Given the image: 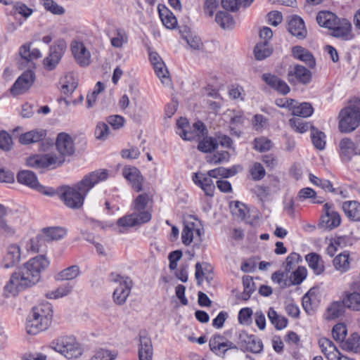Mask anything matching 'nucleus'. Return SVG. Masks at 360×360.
Here are the masks:
<instances>
[{
  "instance_id": "nucleus-27",
  "label": "nucleus",
  "mask_w": 360,
  "mask_h": 360,
  "mask_svg": "<svg viewBox=\"0 0 360 360\" xmlns=\"http://www.w3.org/2000/svg\"><path fill=\"white\" fill-rule=\"evenodd\" d=\"M342 209L349 221H360V203L358 201H345L342 205Z\"/></svg>"
},
{
  "instance_id": "nucleus-11",
  "label": "nucleus",
  "mask_w": 360,
  "mask_h": 360,
  "mask_svg": "<svg viewBox=\"0 0 360 360\" xmlns=\"http://www.w3.org/2000/svg\"><path fill=\"white\" fill-rule=\"evenodd\" d=\"M340 155L343 162H349L353 156L360 155V135L354 141L349 138L342 139L339 143Z\"/></svg>"
},
{
  "instance_id": "nucleus-1",
  "label": "nucleus",
  "mask_w": 360,
  "mask_h": 360,
  "mask_svg": "<svg viewBox=\"0 0 360 360\" xmlns=\"http://www.w3.org/2000/svg\"><path fill=\"white\" fill-rule=\"evenodd\" d=\"M108 174L105 169H98L85 175L83 179L72 186H63L55 191L64 205L72 210L80 209L85 197L90 190L98 182L108 179Z\"/></svg>"
},
{
  "instance_id": "nucleus-9",
  "label": "nucleus",
  "mask_w": 360,
  "mask_h": 360,
  "mask_svg": "<svg viewBox=\"0 0 360 360\" xmlns=\"http://www.w3.org/2000/svg\"><path fill=\"white\" fill-rule=\"evenodd\" d=\"M67 49L65 40H57L50 46L49 54L44 59L43 63L47 70H53L60 61Z\"/></svg>"
},
{
  "instance_id": "nucleus-59",
  "label": "nucleus",
  "mask_w": 360,
  "mask_h": 360,
  "mask_svg": "<svg viewBox=\"0 0 360 360\" xmlns=\"http://www.w3.org/2000/svg\"><path fill=\"white\" fill-rule=\"evenodd\" d=\"M347 327L344 323L336 324L332 330V335L335 340L343 342L347 335Z\"/></svg>"
},
{
  "instance_id": "nucleus-40",
  "label": "nucleus",
  "mask_w": 360,
  "mask_h": 360,
  "mask_svg": "<svg viewBox=\"0 0 360 360\" xmlns=\"http://www.w3.org/2000/svg\"><path fill=\"white\" fill-rule=\"evenodd\" d=\"M19 54L22 59L29 62L34 59H38L41 57L40 51L37 49H30V45H23L20 47Z\"/></svg>"
},
{
  "instance_id": "nucleus-34",
  "label": "nucleus",
  "mask_w": 360,
  "mask_h": 360,
  "mask_svg": "<svg viewBox=\"0 0 360 360\" xmlns=\"http://www.w3.org/2000/svg\"><path fill=\"white\" fill-rule=\"evenodd\" d=\"M149 201V196L147 193H142L139 195L133 202V209L134 212L141 216L142 213L151 214L146 210L147 205Z\"/></svg>"
},
{
  "instance_id": "nucleus-37",
  "label": "nucleus",
  "mask_w": 360,
  "mask_h": 360,
  "mask_svg": "<svg viewBox=\"0 0 360 360\" xmlns=\"http://www.w3.org/2000/svg\"><path fill=\"white\" fill-rule=\"evenodd\" d=\"M215 21L224 30L232 29L235 25L233 16L226 11L217 12Z\"/></svg>"
},
{
  "instance_id": "nucleus-19",
  "label": "nucleus",
  "mask_w": 360,
  "mask_h": 360,
  "mask_svg": "<svg viewBox=\"0 0 360 360\" xmlns=\"http://www.w3.org/2000/svg\"><path fill=\"white\" fill-rule=\"evenodd\" d=\"M192 179L203 190L206 195L211 197L214 195L215 186L212 179L207 174L196 172L193 174Z\"/></svg>"
},
{
  "instance_id": "nucleus-30",
  "label": "nucleus",
  "mask_w": 360,
  "mask_h": 360,
  "mask_svg": "<svg viewBox=\"0 0 360 360\" xmlns=\"http://www.w3.org/2000/svg\"><path fill=\"white\" fill-rule=\"evenodd\" d=\"M46 136L44 129H35L22 134L19 141L22 144H30L43 140Z\"/></svg>"
},
{
  "instance_id": "nucleus-33",
  "label": "nucleus",
  "mask_w": 360,
  "mask_h": 360,
  "mask_svg": "<svg viewBox=\"0 0 360 360\" xmlns=\"http://www.w3.org/2000/svg\"><path fill=\"white\" fill-rule=\"evenodd\" d=\"M42 232L47 240H58L67 234V229L61 226L44 228Z\"/></svg>"
},
{
  "instance_id": "nucleus-47",
  "label": "nucleus",
  "mask_w": 360,
  "mask_h": 360,
  "mask_svg": "<svg viewBox=\"0 0 360 360\" xmlns=\"http://www.w3.org/2000/svg\"><path fill=\"white\" fill-rule=\"evenodd\" d=\"M73 286L70 283H65L60 285L56 290H52L46 293V297L49 299H57L62 297L70 293Z\"/></svg>"
},
{
  "instance_id": "nucleus-21",
  "label": "nucleus",
  "mask_w": 360,
  "mask_h": 360,
  "mask_svg": "<svg viewBox=\"0 0 360 360\" xmlns=\"http://www.w3.org/2000/svg\"><path fill=\"white\" fill-rule=\"evenodd\" d=\"M18 217L11 212L10 214L0 219V233L6 236H13L16 231L15 224L18 221Z\"/></svg>"
},
{
  "instance_id": "nucleus-61",
  "label": "nucleus",
  "mask_w": 360,
  "mask_h": 360,
  "mask_svg": "<svg viewBox=\"0 0 360 360\" xmlns=\"http://www.w3.org/2000/svg\"><path fill=\"white\" fill-rule=\"evenodd\" d=\"M44 6L46 10L55 15H62L65 13L64 8L59 6L53 0H44Z\"/></svg>"
},
{
  "instance_id": "nucleus-49",
  "label": "nucleus",
  "mask_w": 360,
  "mask_h": 360,
  "mask_svg": "<svg viewBox=\"0 0 360 360\" xmlns=\"http://www.w3.org/2000/svg\"><path fill=\"white\" fill-rule=\"evenodd\" d=\"M314 109L309 103H302L293 109V115L299 117H308L312 115Z\"/></svg>"
},
{
  "instance_id": "nucleus-29",
  "label": "nucleus",
  "mask_w": 360,
  "mask_h": 360,
  "mask_svg": "<svg viewBox=\"0 0 360 360\" xmlns=\"http://www.w3.org/2000/svg\"><path fill=\"white\" fill-rule=\"evenodd\" d=\"M158 13L163 25L168 29H174L177 25L174 15L165 6H158Z\"/></svg>"
},
{
  "instance_id": "nucleus-57",
  "label": "nucleus",
  "mask_w": 360,
  "mask_h": 360,
  "mask_svg": "<svg viewBox=\"0 0 360 360\" xmlns=\"http://www.w3.org/2000/svg\"><path fill=\"white\" fill-rule=\"evenodd\" d=\"M302 260L300 255L296 252L290 253L285 260V264L284 266L285 271L286 273L290 272L292 269H293L296 264L299 263L300 261Z\"/></svg>"
},
{
  "instance_id": "nucleus-44",
  "label": "nucleus",
  "mask_w": 360,
  "mask_h": 360,
  "mask_svg": "<svg viewBox=\"0 0 360 360\" xmlns=\"http://www.w3.org/2000/svg\"><path fill=\"white\" fill-rule=\"evenodd\" d=\"M345 306L343 301L334 302L327 309L326 317L328 319H333L342 316L345 311Z\"/></svg>"
},
{
  "instance_id": "nucleus-50",
  "label": "nucleus",
  "mask_w": 360,
  "mask_h": 360,
  "mask_svg": "<svg viewBox=\"0 0 360 360\" xmlns=\"http://www.w3.org/2000/svg\"><path fill=\"white\" fill-rule=\"evenodd\" d=\"M78 82L72 74H68L64 77L62 91L65 94H72L77 87Z\"/></svg>"
},
{
  "instance_id": "nucleus-53",
  "label": "nucleus",
  "mask_w": 360,
  "mask_h": 360,
  "mask_svg": "<svg viewBox=\"0 0 360 360\" xmlns=\"http://www.w3.org/2000/svg\"><path fill=\"white\" fill-rule=\"evenodd\" d=\"M272 146L271 141L264 136L256 138L254 140V148L260 153L269 150Z\"/></svg>"
},
{
  "instance_id": "nucleus-18",
  "label": "nucleus",
  "mask_w": 360,
  "mask_h": 360,
  "mask_svg": "<svg viewBox=\"0 0 360 360\" xmlns=\"http://www.w3.org/2000/svg\"><path fill=\"white\" fill-rule=\"evenodd\" d=\"M287 29L292 35L301 39H304L307 34L303 20L297 15L290 17Z\"/></svg>"
},
{
  "instance_id": "nucleus-51",
  "label": "nucleus",
  "mask_w": 360,
  "mask_h": 360,
  "mask_svg": "<svg viewBox=\"0 0 360 360\" xmlns=\"http://www.w3.org/2000/svg\"><path fill=\"white\" fill-rule=\"evenodd\" d=\"M290 127L297 132L304 133L313 127L309 122H304L300 117H293L289 120Z\"/></svg>"
},
{
  "instance_id": "nucleus-36",
  "label": "nucleus",
  "mask_w": 360,
  "mask_h": 360,
  "mask_svg": "<svg viewBox=\"0 0 360 360\" xmlns=\"http://www.w3.org/2000/svg\"><path fill=\"white\" fill-rule=\"evenodd\" d=\"M342 348L348 352H360V336L352 333L345 341L342 342Z\"/></svg>"
},
{
  "instance_id": "nucleus-2",
  "label": "nucleus",
  "mask_w": 360,
  "mask_h": 360,
  "mask_svg": "<svg viewBox=\"0 0 360 360\" xmlns=\"http://www.w3.org/2000/svg\"><path fill=\"white\" fill-rule=\"evenodd\" d=\"M50 262L44 255H38L27 262L17 271L13 272L4 287L6 292L13 296L37 283L41 273L49 266Z\"/></svg>"
},
{
  "instance_id": "nucleus-35",
  "label": "nucleus",
  "mask_w": 360,
  "mask_h": 360,
  "mask_svg": "<svg viewBox=\"0 0 360 360\" xmlns=\"http://www.w3.org/2000/svg\"><path fill=\"white\" fill-rule=\"evenodd\" d=\"M79 274V267L77 265H72L58 273L55 278L59 281H70L77 278Z\"/></svg>"
},
{
  "instance_id": "nucleus-8",
  "label": "nucleus",
  "mask_w": 360,
  "mask_h": 360,
  "mask_svg": "<svg viewBox=\"0 0 360 360\" xmlns=\"http://www.w3.org/2000/svg\"><path fill=\"white\" fill-rule=\"evenodd\" d=\"M17 180L20 184H24L44 195L49 196L55 195L53 188L45 187L39 184L35 174L32 171L22 170L19 172L17 175Z\"/></svg>"
},
{
  "instance_id": "nucleus-55",
  "label": "nucleus",
  "mask_w": 360,
  "mask_h": 360,
  "mask_svg": "<svg viewBox=\"0 0 360 360\" xmlns=\"http://www.w3.org/2000/svg\"><path fill=\"white\" fill-rule=\"evenodd\" d=\"M309 180L313 184L320 186L325 191H328L331 193L335 192V188L333 187V184L329 180L319 179L312 174H309Z\"/></svg>"
},
{
  "instance_id": "nucleus-7",
  "label": "nucleus",
  "mask_w": 360,
  "mask_h": 360,
  "mask_svg": "<svg viewBox=\"0 0 360 360\" xmlns=\"http://www.w3.org/2000/svg\"><path fill=\"white\" fill-rule=\"evenodd\" d=\"M339 128L342 132H351L360 124V112L350 108H343L339 115Z\"/></svg>"
},
{
  "instance_id": "nucleus-6",
  "label": "nucleus",
  "mask_w": 360,
  "mask_h": 360,
  "mask_svg": "<svg viewBox=\"0 0 360 360\" xmlns=\"http://www.w3.org/2000/svg\"><path fill=\"white\" fill-rule=\"evenodd\" d=\"M193 127V129H191L186 118L180 117L176 121V134L184 140L191 141L196 136H203L207 133L205 125L201 121L195 122Z\"/></svg>"
},
{
  "instance_id": "nucleus-31",
  "label": "nucleus",
  "mask_w": 360,
  "mask_h": 360,
  "mask_svg": "<svg viewBox=\"0 0 360 360\" xmlns=\"http://www.w3.org/2000/svg\"><path fill=\"white\" fill-rule=\"evenodd\" d=\"M338 17L330 11H320L316 16L318 24L323 27L330 30L337 24Z\"/></svg>"
},
{
  "instance_id": "nucleus-46",
  "label": "nucleus",
  "mask_w": 360,
  "mask_h": 360,
  "mask_svg": "<svg viewBox=\"0 0 360 360\" xmlns=\"http://www.w3.org/2000/svg\"><path fill=\"white\" fill-rule=\"evenodd\" d=\"M115 35L110 39L111 45L115 48H122L123 44L127 42V32L122 28H117L115 30Z\"/></svg>"
},
{
  "instance_id": "nucleus-12",
  "label": "nucleus",
  "mask_w": 360,
  "mask_h": 360,
  "mask_svg": "<svg viewBox=\"0 0 360 360\" xmlns=\"http://www.w3.org/2000/svg\"><path fill=\"white\" fill-rule=\"evenodd\" d=\"M323 212L320 219L321 227L331 230L340 225L341 217L339 213L334 210L333 204L325 203L323 207Z\"/></svg>"
},
{
  "instance_id": "nucleus-23",
  "label": "nucleus",
  "mask_w": 360,
  "mask_h": 360,
  "mask_svg": "<svg viewBox=\"0 0 360 360\" xmlns=\"http://www.w3.org/2000/svg\"><path fill=\"white\" fill-rule=\"evenodd\" d=\"M56 148L62 155H71L74 153V145L72 138L65 133H60L58 135Z\"/></svg>"
},
{
  "instance_id": "nucleus-60",
  "label": "nucleus",
  "mask_w": 360,
  "mask_h": 360,
  "mask_svg": "<svg viewBox=\"0 0 360 360\" xmlns=\"http://www.w3.org/2000/svg\"><path fill=\"white\" fill-rule=\"evenodd\" d=\"M106 122L113 129L117 130L124 127L125 119L119 115H110L106 118Z\"/></svg>"
},
{
  "instance_id": "nucleus-41",
  "label": "nucleus",
  "mask_w": 360,
  "mask_h": 360,
  "mask_svg": "<svg viewBox=\"0 0 360 360\" xmlns=\"http://www.w3.org/2000/svg\"><path fill=\"white\" fill-rule=\"evenodd\" d=\"M335 269L342 273L346 272L349 269V254L341 253L333 259Z\"/></svg>"
},
{
  "instance_id": "nucleus-56",
  "label": "nucleus",
  "mask_w": 360,
  "mask_h": 360,
  "mask_svg": "<svg viewBox=\"0 0 360 360\" xmlns=\"http://www.w3.org/2000/svg\"><path fill=\"white\" fill-rule=\"evenodd\" d=\"M307 269L305 267L299 266L290 276V281L292 285H299L307 276Z\"/></svg>"
},
{
  "instance_id": "nucleus-25",
  "label": "nucleus",
  "mask_w": 360,
  "mask_h": 360,
  "mask_svg": "<svg viewBox=\"0 0 360 360\" xmlns=\"http://www.w3.org/2000/svg\"><path fill=\"white\" fill-rule=\"evenodd\" d=\"M292 56L304 62L310 68L316 66V60L312 53L305 48L300 46H295L292 49Z\"/></svg>"
},
{
  "instance_id": "nucleus-38",
  "label": "nucleus",
  "mask_w": 360,
  "mask_h": 360,
  "mask_svg": "<svg viewBox=\"0 0 360 360\" xmlns=\"http://www.w3.org/2000/svg\"><path fill=\"white\" fill-rule=\"evenodd\" d=\"M267 316L271 323L277 330H282L287 326L288 319L284 316L278 315L273 307L269 309Z\"/></svg>"
},
{
  "instance_id": "nucleus-13",
  "label": "nucleus",
  "mask_w": 360,
  "mask_h": 360,
  "mask_svg": "<svg viewBox=\"0 0 360 360\" xmlns=\"http://www.w3.org/2000/svg\"><path fill=\"white\" fill-rule=\"evenodd\" d=\"M34 80V73L31 70L24 72L15 82L10 91L14 96L22 94L32 85Z\"/></svg>"
},
{
  "instance_id": "nucleus-4",
  "label": "nucleus",
  "mask_w": 360,
  "mask_h": 360,
  "mask_svg": "<svg viewBox=\"0 0 360 360\" xmlns=\"http://www.w3.org/2000/svg\"><path fill=\"white\" fill-rule=\"evenodd\" d=\"M51 347L67 359H77L82 355L79 343L73 336H62L51 343Z\"/></svg>"
},
{
  "instance_id": "nucleus-48",
  "label": "nucleus",
  "mask_w": 360,
  "mask_h": 360,
  "mask_svg": "<svg viewBox=\"0 0 360 360\" xmlns=\"http://www.w3.org/2000/svg\"><path fill=\"white\" fill-rule=\"evenodd\" d=\"M218 146L217 140L212 137H206L200 141L198 145V149L202 153H210L215 150Z\"/></svg>"
},
{
  "instance_id": "nucleus-22",
  "label": "nucleus",
  "mask_w": 360,
  "mask_h": 360,
  "mask_svg": "<svg viewBox=\"0 0 360 360\" xmlns=\"http://www.w3.org/2000/svg\"><path fill=\"white\" fill-rule=\"evenodd\" d=\"M262 78L270 87L283 95H285L290 91V87L287 83L274 75L264 73Z\"/></svg>"
},
{
  "instance_id": "nucleus-58",
  "label": "nucleus",
  "mask_w": 360,
  "mask_h": 360,
  "mask_svg": "<svg viewBox=\"0 0 360 360\" xmlns=\"http://www.w3.org/2000/svg\"><path fill=\"white\" fill-rule=\"evenodd\" d=\"M110 134L108 125L105 122H98L95 129V136L97 139L105 140Z\"/></svg>"
},
{
  "instance_id": "nucleus-17",
  "label": "nucleus",
  "mask_w": 360,
  "mask_h": 360,
  "mask_svg": "<svg viewBox=\"0 0 360 360\" xmlns=\"http://www.w3.org/2000/svg\"><path fill=\"white\" fill-rule=\"evenodd\" d=\"M332 35L335 37L342 38L345 40L350 39L352 34V24L346 18H337V24L330 29Z\"/></svg>"
},
{
  "instance_id": "nucleus-42",
  "label": "nucleus",
  "mask_w": 360,
  "mask_h": 360,
  "mask_svg": "<svg viewBox=\"0 0 360 360\" xmlns=\"http://www.w3.org/2000/svg\"><path fill=\"white\" fill-rule=\"evenodd\" d=\"M343 304L345 307L354 311H360V293L354 292L347 294L343 299Z\"/></svg>"
},
{
  "instance_id": "nucleus-14",
  "label": "nucleus",
  "mask_w": 360,
  "mask_h": 360,
  "mask_svg": "<svg viewBox=\"0 0 360 360\" xmlns=\"http://www.w3.org/2000/svg\"><path fill=\"white\" fill-rule=\"evenodd\" d=\"M72 53L77 63L81 67H86L91 63V53L83 42L73 41L71 44Z\"/></svg>"
},
{
  "instance_id": "nucleus-39",
  "label": "nucleus",
  "mask_w": 360,
  "mask_h": 360,
  "mask_svg": "<svg viewBox=\"0 0 360 360\" xmlns=\"http://www.w3.org/2000/svg\"><path fill=\"white\" fill-rule=\"evenodd\" d=\"M254 53L257 60H264L272 53V49L268 41H264L257 44L254 49Z\"/></svg>"
},
{
  "instance_id": "nucleus-24",
  "label": "nucleus",
  "mask_w": 360,
  "mask_h": 360,
  "mask_svg": "<svg viewBox=\"0 0 360 360\" xmlns=\"http://www.w3.org/2000/svg\"><path fill=\"white\" fill-rule=\"evenodd\" d=\"M20 248L16 244L10 245L3 260V267L9 269L18 264L20 260Z\"/></svg>"
},
{
  "instance_id": "nucleus-62",
  "label": "nucleus",
  "mask_w": 360,
  "mask_h": 360,
  "mask_svg": "<svg viewBox=\"0 0 360 360\" xmlns=\"http://www.w3.org/2000/svg\"><path fill=\"white\" fill-rule=\"evenodd\" d=\"M250 172L252 179L255 181L262 179L266 174L264 167L259 162L254 163L250 168Z\"/></svg>"
},
{
  "instance_id": "nucleus-52",
  "label": "nucleus",
  "mask_w": 360,
  "mask_h": 360,
  "mask_svg": "<svg viewBox=\"0 0 360 360\" xmlns=\"http://www.w3.org/2000/svg\"><path fill=\"white\" fill-rule=\"evenodd\" d=\"M153 69L158 77L161 80L162 84H168L170 82L169 71L164 63L161 62L153 65Z\"/></svg>"
},
{
  "instance_id": "nucleus-16",
  "label": "nucleus",
  "mask_w": 360,
  "mask_h": 360,
  "mask_svg": "<svg viewBox=\"0 0 360 360\" xmlns=\"http://www.w3.org/2000/svg\"><path fill=\"white\" fill-rule=\"evenodd\" d=\"M124 177L130 183L136 192L142 191L143 178L140 171L134 167H125L122 170Z\"/></svg>"
},
{
  "instance_id": "nucleus-20",
  "label": "nucleus",
  "mask_w": 360,
  "mask_h": 360,
  "mask_svg": "<svg viewBox=\"0 0 360 360\" xmlns=\"http://www.w3.org/2000/svg\"><path fill=\"white\" fill-rule=\"evenodd\" d=\"M153 347L150 337L146 333L139 335V360H152Z\"/></svg>"
},
{
  "instance_id": "nucleus-32",
  "label": "nucleus",
  "mask_w": 360,
  "mask_h": 360,
  "mask_svg": "<svg viewBox=\"0 0 360 360\" xmlns=\"http://www.w3.org/2000/svg\"><path fill=\"white\" fill-rule=\"evenodd\" d=\"M305 259L316 275H320L324 271L323 261L318 254L309 253L306 255Z\"/></svg>"
},
{
  "instance_id": "nucleus-3",
  "label": "nucleus",
  "mask_w": 360,
  "mask_h": 360,
  "mask_svg": "<svg viewBox=\"0 0 360 360\" xmlns=\"http://www.w3.org/2000/svg\"><path fill=\"white\" fill-rule=\"evenodd\" d=\"M51 306L46 303L34 307L31 314L27 319L26 330L30 335H37L46 330L52 320Z\"/></svg>"
},
{
  "instance_id": "nucleus-54",
  "label": "nucleus",
  "mask_w": 360,
  "mask_h": 360,
  "mask_svg": "<svg viewBox=\"0 0 360 360\" xmlns=\"http://www.w3.org/2000/svg\"><path fill=\"white\" fill-rule=\"evenodd\" d=\"M230 208L231 210L232 214L241 219L245 218L248 212L245 205L239 201L231 202L230 205Z\"/></svg>"
},
{
  "instance_id": "nucleus-26",
  "label": "nucleus",
  "mask_w": 360,
  "mask_h": 360,
  "mask_svg": "<svg viewBox=\"0 0 360 360\" xmlns=\"http://www.w3.org/2000/svg\"><path fill=\"white\" fill-rule=\"evenodd\" d=\"M56 162V158L50 155L31 156L26 161L27 166L37 169L48 167Z\"/></svg>"
},
{
  "instance_id": "nucleus-15",
  "label": "nucleus",
  "mask_w": 360,
  "mask_h": 360,
  "mask_svg": "<svg viewBox=\"0 0 360 360\" xmlns=\"http://www.w3.org/2000/svg\"><path fill=\"white\" fill-rule=\"evenodd\" d=\"M150 219L151 214L142 213L139 216L137 214V212H134L131 214L120 218L117 221V224L120 227L129 228L148 222Z\"/></svg>"
},
{
  "instance_id": "nucleus-64",
  "label": "nucleus",
  "mask_w": 360,
  "mask_h": 360,
  "mask_svg": "<svg viewBox=\"0 0 360 360\" xmlns=\"http://www.w3.org/2000/svg\"><path fill=\"white\" fill-rule=\"evenodd\" d=\"M116 355L108 349L98 350L90 360H113Z\"/></svg>"
},
{
  "instance_id": "nucleus-28",
  "label": "nucleus",
  "mask_w": 360,
  "mask_h": 360,
  "mask_svg": "<svg viewBox=\"0 0 360 360\" xmlns=\"http://www.w3.org/2000/svg\"><path fill=\"white\" fill-rule=\"evenodd\" d=\"M288 76L295 77L297 81L302 84H307L311 80V71L301 65H295L293 68L288 72Z\"/></svg>"
},
{
  "instance_id": "nucleus-63",
  "label": "nucleus",
  "mask_w": 360,
  "mask_h": 360,
  "mask_svg": "<svg viewBox=\"0 0 360 360\" xmlns=\"http://www.w3.org/2000/svg\"><path fill=\"white\" fill-rule=\"evenodd\" d=\"M297 198L300 201H304L307 199H315L316 198V192L309 187L303 188L298 192Z\"/></svg>"
},
{
  "instance_id": "nucleus-45",
  "label": "nucleus",
  "mask_w": 360,
  "mask_h": 360,
  "mask_svg": "<svg viewBox=\"0 0 360 360\" xmlns=\"http://www.w3.org/2000/svg\"><path fill=\"white\" fill-rule=\"evenodd\" d=\"M224 340V337L220 335H214L209 342V346L214 353H215L218 356H221L224 357L226 354L227 349H223L221 352H220V347H224L223 342L221 340Z\"/></svg>"
},
{
  "instance_id": "nucleus-10",
  "label": "nucleus",
  "mask_w": 360,
  "mask_h": 360,
  "mask_svg": "<svg viewBox=\"0 0 360 360\" xmlns=\"http://www.w3.org/2000/svg\"><path fill=\"white\" fill-rule=\"evenodd\" d=\"M238 345L240 350L254 354L261 353L263 350L262 340L254 335H248L245 330L238 333Z\"/></svg>"
},
{
  "instance_id": "nucleus-5",
  "label": "nucleus",
  "mask_w": 360,
  "mask_h": 360,
  "mask_svg": "<svg viewBox=\"0 0 360 360\" xmlns=\"http://www.w3.org/2000/svg\"><path fill=\"white\" fill-rule=\"evenodd\" d=\"M111 281L118 283L112 294L114 302L117 305L124 304L131 293L133 281L129 276H123L116 273H111Z\"/></svg>"
},
{
  "instance_id": "nucleus-43",
  "label": "nucleus",
  "mask_w": 360,
  "mask_h": 360,
  "mask_svg": "<svg viewBox=\"0 0 360 360\" xmlns=\"http://www.w3.org/2000/svg\"><path fill=\"white\" fill-rule=\"evenodd\" d=\"M311 138L314 146L319 150H322L326 146L325 134L319 131L314 127H311Z\"/></svg>"
}]
</instances>
